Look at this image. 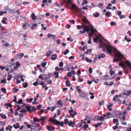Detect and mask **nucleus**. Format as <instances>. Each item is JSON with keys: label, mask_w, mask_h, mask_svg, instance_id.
<instances>
[{"label": "nucleus", "mask_w": 131, "mask_h": 131, "mask_svg": "<svg viewBox=\"0 0 131 131\" xmlns=\"http://www.w3.org/2000/svg\"><path fill=\"white\" fill-rule=\"evenodd\" d=\"M113 51L116 57L114 58L113 62H118L119 60H122L121 58L123 56V54L116 49H114Z\"/></svg>", "instance_id": "nucleus-1"}, {"label": "nucleus", "mask_w": 131, "mask_h": 131, "mask_svg": "<svg viewBox=\"0 0 131 131\" xmlns=\"http://www.w3.org/2000/svg\"><path fill=\"white\" fill-rule=\"evenodd\" d=\"M49 122H50L52 123V124L54 125H56L57 126L60 125L62 127H63L64 122H60L58 121L56 119H54L52 117L50 118L48 120Z\"/></svg>", "instance_id": "nucleus-2"}, {"label": "nucleus", "mask_w": 131, "mask_h": 131, "mask_svg": "<svg viewBox=\"0 0 131 131\" xmlns=\"http://www.w3.org/2000/svg\"><path fill=\"white\" fill-rule=\"evenodd\" d=\"M83 29L82 30H80V33L81 34L85 33L86 32H89L90 31L89 27L88 26L84 25V26L83 27Z\"/></svg>", "instance_id": "nucleus-3"}, {"label": "nucleus", "mask_w": 131, "mask_h": 131, "mask_svg": "<svg viewBox=\"0 0 131 131\" xmlns=\"http://www.w3.org/2000/svg\"><path fill=\"white\" fill-rule=\"evenodd\" d=\"M106 49L107 50V51L110 54H111L112 51L114 52V50L116 49L115 48H112V47L110 45H107L106 44Z\"/></svg>", "instance_id": "nucleus-4"}, {"label": "nucleus", "mask_w": 131, "mask_h": 131, "mask_svg": "<svg viewBox=\"0 0 131 131\" xmlns=\"http://www.w3.org/2000/svg\"><path fill=\"white\" fill-rule=\"evenodd\" d=\"M90 30L91 32L89 33V36H92L96 30L95 29H94L92 25L91 26V27Z\"/></svg>", "instance_id": "nucleus-5"}, {"label": "nucleus", "mask_w": 131, "mask_h": 131, "mask_svg": "<svg viewBox=\"0 0 131 131\" xmlns=\"http://www.w3.org/2000/svg\"><path fill=\"white\" fill-rule=\"evenodd\" d=\"M79 96L78 97H84L85 99H86L88 97L87 95L85 92H82L81 93L79 94Z\"/></svg>", "instance_id": "nucleus-6"}, {"label": "nucleus", "mask_w": 131, "mask_h": 131, "mask_svg": "<svg viewBox=\"0 0 131 131\" xmlns=\"http://www.w3.org/2000/svg\"><path fill=\"white\" fill-rule=\"evenodd\" d=\"M68 1L66 2L68 6L70 4L71 5V6L72 8H75L76 7V5L73 4H72L71 2L72 1V0H68Z\"/></svg>", "instance_id": "nucleus-7"}, {"label": "nucleus", "mask_w": 131, "mask_h": 131, "mask_svg": "<svg viewBox=\"0 0 131 131\" xmlns=\"http://www.w3.org/2000/svg\"><path fill=\"white\" fill-rule=\"evenodd\" d=\"M46 128L49 131H53L55 129L54 127H52L51 125L47 126Z\"/></svg>", "instance_id": "nucleus-8"}, {"label": "nucleus", "mask_w": 131, "mask_h": 131, "mask_svg": "<svg viewBox=\"0 0 131 131\" xmlns=\"http://www.w3.org/2000/svg\"><path fill=\"white\" fill-rule=\"evenodd\" d=\"M15 64V66L13 67V69L14 70L16 69L20 66L19 62L18 61L16 62Z\"/></svg>", "instance_id": "nucleus-9"}, {"label": "nucleus", "mask_w": 131, "mask_h": 131, "mask_svg": "<svg viewBox=\"0 0 131 131\" xmlns=\"http://www.w3.org/2000/svg\"><path fill=\"white\" fill-rule=\"evenodd\" d=\"M48 37V38H51V39H53L55 38V36L54 35H52L50 33H49L47 35Z\"/></svg>", "instance_id": "nucleus-10"}, {"label": "nucleus", "mask_w": 131, "mask_h": 131, "mask_svg": "<svg viewBox=\"0 0 131 131\" xmlns=\"http://www.w3.org/2000/svg\"><path fill=\"white\" fill-rule=\"evenodd\" d=\"M83 21L85 23H90L88 19L86 18V17H83L82 18Z\"/></svg>", "instance_id": "nucleus-11"}, {"label": "nucleus", "mask_w": 131, "mask_h": 131, "mask_svg": "<svg viewBox=\"0 0 131 131\" xmlns=\"http://www.w3.org/2000/svg\"><path fill=\"white\" fill-rule=\"evenodd\" d=\"M45 75L46 76L45 80H46L48 79L51 77L52 75V74L49 73L48 74H45Z\"/></svg>", "instance_id": "nucleus-12"}, {"label": "nucleus", "mask_w": 131, "mask_h": 131, "mask_svg": "<svg viewBox=\"0 0 131 131\" xmlns=\"http://www.w3.org/2000/svg\"><path fill=\"white\" fill-rule=\"evenodd\" d=\"M25 107L28 111H29L30 113L32 112V110H30L31 107L30 105H28L27 106L26 105Z\"/></svg>", "instance_id": "nucleus-13"}, {"label": "nucleus", "mask_w": 131, "mask_h": 131, "mask_svg": "<svg viewBox=\"0 0 131 131\" xmlns=\"http://www.w3.org/2000/svg\"><path fill=\"white\" fill-rule=\"evenodd\" d=\"M70 115L71 116V117L72 118H73L74 116L76 115L77 114V112L74 111L72 113H69Z\"/></svg>", "instance_id": "nucleus-14"}, {"label": "nucleus", "mask_w": 131, "mask_h": 131, "mask_svg": "<svg viewBox=\"0 0 131 131\" xmlns=\"http://www.w3.org/2000/svg\"><path fill=\"white\" fill-rule=\"evenodd\" d=\"M98 58L100 59L101 58H104L105 57V54L104 53H101V54H98L97 55Z\"/></svg>", "instance_id": "nucleus-15"}, {"label": "nucleus", "mask_w": 131, "mask_h": 131, "mask_svg": "<svg viewBox=\"0 0 131 131\" xmlns=\"http://www.w3.org/2000/svg\"><path fill=\"white\" fill-rule=\"evenodd\" d=\"M57 56V55L56 54L52 55L51 56V59L52 60H55L56 59Z\"/></svg>", "instance_id": "nucleus-16"}, {"label": "nucleus", "mask_w": 131, "mask_h": 131, "mask_svg": "<svg viewBox=\"0 0 131 131\" xmlns=\"http://www.w3.org/2000/svg\"><path fill=\"white\" fill-rule=\"evenodd\" d=\"M104 118L102 116H98L97 117V120L102 121L104 120Z\"/></svg>", "instance_id": "nucleus-17"}, {"label": "nucleus", "mask_w": 131, "mask_h": 131, "mask_svg": "<svg viewBox=\"0 0 131 131\" xmlns=\"http://www.w3.org/2000/svg\"><path fill=\"white\" fill-rule=\"evenodd\" d=\"M7 19V18L6 17H4L2 20V22L5 24H7V22L6 21V20Z\"/></svg>", "instance_id": "nucleus-18"}, {"label": "nucleus", "mask_w": 131, "mask_h": 131, "mask_svg": "<svg viewBox=\"0 0 131 131\" xmlns=\"http://www.w3.org/2000/svg\"><path fill=\"white\" fill-rule=\"evenodd\" d=\"M113 123H116V125H119V123L118 122V119L114 118L113 120Z\"/></svg>", "instance_id": "nucleus-19"}, {"label": "nucleus", "mask_w": 131, "mask_h": 131, "mask_svg": "<svg viewBox=\"0 0 131 131\" xmlns=\"http://www.w3.org/2000/svg\"><path fill=\"white\" fill-rule=\"evenodd\" d=\"M64 68H59L58 67H56L55 68V70L56 71H59L60 70H64Z\"/></svg>", "instance_id": "nucleus-20"}, {"label": "nucleus", "mask_w": 131, "mask_h": 131, "mask_svg": "<svg viewBox=\"0 0 131 131\" xmlns=\"http://www.w3.org/2000/svg\"><path fill=\"white\" fill-rule=\"evenodd\" d=\"M125 63L128 67L131 68V63L129 61H127Z\"/></svg>", "instance_id": "nucleus-21"}, {"label": "nucleus", "mask_w": 131, "mask_h": 131, "mask_svg": "<svg viewBox=\"0 0 131 131\" xmlns=\"http://www.w3.org/2000/svg\"><path fill=\"white\" fill-rule=\"evenodd\" d=\"M102 124V123L101 122L98 123L97 124H96L94 125L93 124L92 125V126H94L95 127L97 128L98 126H100Z\"/></svg>", "instance_id": "nucleus-22"}, {"label": "nucleus", "mask_w": 131, "mask_h": 131, "mask_svg": "<svg viewBox=\"0 0 131 131\" xmlns=\"http://www.w3.org/2000/svg\"><path fill=\"white\" fill-rule=\"evenodd\" d=\"M53 74L55 75V77L56 78H57L59 77L58 72H57L56 71H55L53 73Z\"/></svg>", "instance_id": "nucleus-23"}, {"label": "nucleus", "mask_w": 131, "mask_h": 131, "mask_svg": "<svg viewBox=\"0 0 131 131\" xmlns=\"http://www.w3.org/2000/svg\"><path fill=\"white\" fill-rule=\"evenodd\" d=\"M66 86H70L71 85V84L70 83V81L69 80H67L66 82Z\"/></svg>", "instance_id": "nucleus-24"}, {"label": "nucleus", "mask_w": 131, "mask_h": 131, "mask_svg": "<svg viewBox=\"0 0 131 131\" xmlns=\"http://www.w3.org/2000/svg\"><path fill=\"white\" fill-rule=\"evenodd\" d=\"M33 120L34 122H39L40 121V119L37 118L36 117H35L33 118Z\"/></svg>", "instance_id": "nucleus-25"}, {"label": "nucleus", "mask_w": 131, "mask_h": 131, "mask_svg": "<svg viewBox=\"0 0 131 131\" xmlns=\"http://www.w3.org/2000/svg\"><path fill=\"white\" fill-rule=\"evenodd\" d=\"M84 26V25H77V29L79 30L80 29H82L83 28V27Z\"/></svg>", "instance_id": "nucleus-26"}, {"label": "nucleus", "mask_w": 131, "mask_h": 131, "mask_svg": "<svg viewBox=\"0 0 131 131\" xmlns=\"http://www.w3.org/2000/svg\"><path fill=\"white\" fill-rule=\"evenodd\" d=\"M69 126H71L72 127H73L75 124V122H70L68 123Z\"/></svg>", "instance_id": "nucleus-27"}, {"label": "nucleus", "mask_w": 131, "mask_h": 131, "mask_svg": "<svg viewBox=\"0 0 131 131\" xmlns=\"http://www.w3.org/2000/svg\"><path fill=\"white\" fill-rule=\"evenodd\" d=\"M46 119V117L44 116L41 117L40 120L42 122H44Z\"/></svg>", "instance_id": "nucleus-28"}, {"label": "nucleus", "mask_w": 131, "mask_h": 131, "mask_svg": "<svg viewBox=\"0 0 131 131\" xmlns=\"http://www.w3.org/2000/svg\"><path fill=\"white\" fill-rule=\"evenodd\" d=\"M0 116L1 117L4 119H6L7 118V117L6 116L2 114H0Z\"/></svg>", "instance_id": "nucleus-29"}, {"label": "nucleus", "mask_w": 131, "mask_h": 131, "mask_svg": "<svg viewBox=\"0 0 131 131\" xmlns=\"http://www.w3.org/2000/svg\"><path fill=\"white\" fill-rule=\"evenodd\" d=\"M110 73L111 75H112L115 73V72L112 69H111L110 71Z\"/></svg>", "instance_id": "nucleus-30"}, {"label": "nucleus", "mask_w": 131, "mask_h": 131, "mask_svg": "<svg viewBox=\"0 0 131 131\" xmlns=\"http://www.w3.org/2000/svg\"><path fill=\"white\" fill-rule=\"evenodd\" d=\"M8 78H7V80L8 81L10 80L11 79V78L13 77L12 75L10 74L8 75Z\"/></svg>", "instance_id": "nucleus-31"}, {"label": "nucleus", "mask_w": 131, "mask_h": 131, "mask_svg": "<svg viewBox=\"0 0 131 131\" xmlns=\"http://www.w3.org/2000/svg\"><path fill=\"white\" fill-rule=\"evenodd\" d=\"M32 26L31 27V28L32 30H34V27H36L37 26V24H33Z\"/></svg>", "instance_id": "nucleus-32"}, {"label": "nucleus", "mask_w": 131, "mask_h": 131, "mask_svg": "<svg viewBox=\"0 0 131 131\" xmlns=\"http://www.w3.org/2000/svg\"><path fill=\"white\" fill-rule=\"evenodd\" d=\"M106 114L107 115V117L105 118V119H106L107 118H110L112 117L111 116H110L111 114V113L110 112H108Z\"/></svg>", "instance_id": "nucleus-33"}, {"label": "nucleus", "mask_w": 131, "mask_h": 131, "mask_svg": "<svg viewBox=\"0 0 131 131\" xmlns=\"http://www.w3.org/2000/svg\"><path fill=\"white\" fill-rule=\"evenodd\" d=\"M22 84L23 87L24 88H26L28 86V84L27 83L24 82Z\"/></svg>", "instance_id": "nucleus-34"}, {"label": "nucleus", "mask_w": 131, "mask_h": 131, "mask_svg": "<svg viewBox=\"0 0 131 131\" xmlns=\"http://www.w3.org/2000/svg\"><path fill=\"white\" fill-rule=\"evenodd\" d=\"M40 126V125L39 124V123L36 124H36L35 125H32V127H34L33 128L34 129L35 128H36V126L38 127H39Z\"/></svg>", "instance_id": "nucleus-35"}, {"label": "nucleus", "mask_w": 131, "mask_h": 131, "mask_svg": "<svg viewBox=\"0 0 131 131\" xmlns=\"http://www.w3.org/2000/svg\"><path fill=\"white\" fill-rule=\"evenodd\" d=\"M37 67L38 69L40 70V72H42V70L40 66L39 65H37Z\"/></svg>", "instance_id": "nucleus-36"}, {"label": "nucleus", "mask_w": 131, "mask_h": 131, "mask_svg": "<svg viewBox=\"0 0 131 131\" xmlns=\"http://www.w3.org/2000/svg\"><path fill=\"white\" fill-rule=\"evenodd\" d=\"M85 60L87 62L90 63H91L92 61V60L90 59L87 57L85 58Z\"/></svg>", "instance_id": "nucleus-37"}, {"label": "nucleus", "mask_w": 131, "mask_h": 131, "mask_svg": "<svg viewBox=\"0 0 131 131\" xmlns=\"http://www.w3.org/2000/svg\"><path fill=\"white\" fill-rule=\"evenodd\" d=\"M64 124H68L69 123V121L67 119H65L64 120Z\"/></svg>", "instance_id": "nucleus-38"}, {"label": "nucleus", "mask_w": 131, "mask_h": 131, "mask_svg": "<svg viewBox=\"0 0 131 131\" xmlns=\"http://www.w3.org/2000/svg\"><path fill=\"white\" fill-rule=\"evenodd\" d=\"M23 102V101L22 99H19L18 101L16 102V103L18 104H21Z\"/></svg>", "instance_id": "nucleus-39"}, {"label": "nucleus", "mask_w": 131, "mask_h": 131, "mask_svg": "<svg viewBox=\"0 0 131 131\" xmlns=\"http://www.w3.org/2000/svg\"><path fill=\"white\" fill-rule=\"evenodd\" d=\"M89 125L88 124H85L83 126V128L84 130H86V129L88 127Z\"/></svg>", "instance_id": "nucleus-40"}, {"label": "nucleus", "mask_w": 131, "mask_h": 131, "mask_svg": "<svg viewBox=\"0 0 131 131\" xmlns=\"http://www.w3.org/2000/svg\"><path fill=\"white\" fill-rule=\"evenodd\" d=\"M1 82L4 84H6V80L5 79H4L1 81Z\"/></svg>", "instance_id": "nucleus-41"}, {"label": "nucleus", "mask_w": 131, "mask_h": 131, "mask_svg": "<svg viewBox=\"0 0 131 131\" xmlns=\"http://www.w3.org/2000/svg\"><path fill=\"white\" fill-rule=\"evenodd\" d=\"M64 4L66 6H67V5L66 3V1H64L63 2V3H61L60 4L61 5L63 6Z\"/></svg>", "instance_id": "nucleus-42"}, {"label": "nucleus", "mask_w": 131, "mask_h": 131, "mask_svg": "<svg viewBox=\"0 0 131 131\" xmlns=\"http://www.w3.org/2000/svg\"><path fill=\"white\" fill-rule=\"evenodd\" d=\"M110 24L111 26H115L116 25V23L115 22L112 21L110 22Z\"/></svg>", "instance_id": "nucleus-43"}, {"label": "nucleus", "mask_w": 131, "mask_h": 131, "mask_svg": "<svg viewBox=\"0 0 131 131\" xmlns=\"http://www.w3.org/2000/svg\"><path fill=\"white\" fill-rule=\"evenodd\" d=\"M1 90L4 93H6V89L5 88H2L1 89Z\"/></svg>", "instance_id": "nucleus-44"}, {"label": "nucleus", "mask_w": 131, "mask_h": 131, "mask_svg": "<svg viewBox=\"0 0 131 131\" xmlns=\"http://www.w3.org/2000/svg\"><path fill=\"white\" fill-rule=\"evenodd\" d=\"M93 15L94 16H99V14L97 12H95Z\"/></svg>", "instance_id": "nucleus-45"}, {"label": "nucleus", "mask_w": 131, "mask_h": 131, "mask_svg": "<svg viewBox=\"0 0 131 131\" xmlns=\"http://www.w3.org/2000/svg\"><path fill=\"white\" fill-rule=\"evenodd\" d=\"M27 22H26L23 25V27H24V29H26V26L27 25Z\"/></svg>", "instance_id": "nucleus-46"}, {"label": "nucleus", "mask_w": 131, "mask_h": 131, "mask_svg": "<svg viewBox=\"0 0 131 131\" xmlns=\"http://www.w3.org/2000/svg\"><path fill=\"white\" fill-rule=\"evenodd\" d=\"M56 106H54L53 107H52L51 108L50 107V110L51 111H53L56 108Z\"/></svg>", "instance_id": "nucleus-47"}, {"label": "nucleus", "mask_w": 131, "mask_h": 131, "mask_svg": "<svg viewBox=\"0 0 131 131\" xmlns=\"http://www.w3.org/2000/svg\"><path fill=\"white\" fill-rule=\"evenodd\" d=\"M88 3V1L87 0H84L83 1V2L82 3V5L83 6L85 4H86Z\"/></svg>", "instance_id": "nucleus-48"}, {"label": "nucleus", "mask_w": 131, "mask_h": 131, "mask_svg": "<svg viewBox=\"0 0 131 131\" xmlns=\"http://www.w3.org/2000/svg\"><path fill=\"white\" fill-rule=\"evenodd\" d=\"M6 105L8 106V107H12L13 106L12 104L10 103H8L6 104Z\"/></svg>", "instance_id": "nucleus-49"}, {"label": "nucleus", "mask_w": 131, "mask_h": 131, "mask_svg": "<svg viewBox=\"0 0 131 131\" xmlns=\"http://www.w3.org/2000/svg\"><path fill=\"white\" fill-rule=\"evenodd\" d=\"M104 104V101H103L102 102H99V105L100 106H101L103 105Z\"/></svg>", "instance_id": "nucleus-50"}, {"label": "nucleus", "mask_w": 131, "mask_h": 131, "mask_svg": "<svg viewBox=\"0 0 131 131\" xmlns=\"http://www.w3.org/2000/svg\"><path fill=\"white\" fill-rule=\"evenodd\" d=\"M69 113H72L73 112V109L72 108V107H71L70 108V110H68Z\"/></svg>", "instance_id": "nucleus-51"}, {"label": "nucleus", "mask_w": 131, "mask_h": 131, "mask_svg": "<svg viewBox=\"0 0 131 131\" xmlns=\"http://www.w3.org/2000/svg\"><path fill=\"white\" fill-rule=\"evenodd\" d=\"M13 90L14 93H16L18 91V89L14 88H13Z\"/></svg>", "instance_id": "nucleus-52"}, {"label": "nucleus", "mask_w": 131, "mask_h": 131, "mask_svg": "<svg viewBox=\"0 0 131 131\" xmlns=\"http://www.w3.org/2000/svg\"><path fill=\"white\" fill-rule=\"evenodd\" d=\"M78 79L79 80L80 82H82L83 81V80L82 78H80V75H78Z\"/></svg>", "instance_id": "nucleus-53"}, {"label": "nucleus", "mask_w": 131, "mask_h": 131, "mask_svg": "<svg viewBox=\"0 0 131 131\" xmlns=\"http://www.w3.org/2000/svg\"><path fill=\"white\" fill-rule=\"evenodd\" d=\"M123 94L125 95H128V91L127 90L125 91L124 93Z\"/></svg>", "instance_id": "nucleus-54"}, {"label": "nucleus", "mask_w": 131, "mask_h": 131, "mask_svg": "<svg viewBox=\"0 0 131 131\" xmlns=\"http://www.w3.org/2000/svg\"><path fill=\"white\" fill-rule=\"evenodd\" d=\"M14 99L13 100V102H15L16 103L17 101V99H16V96H14Z\"/></svg>", "instance_id": "nucleus-55"}, {"label": "nucleus", "mask_w": 131, "mask_h": 131, "mask_svg": "<svg viewBox=\"0 0 131 131\" xmlns=\"http://www.w3.org/2000/svg\"><path fill=\"white\" fill-rule=\"evenodd\" d=\"M69 50L68 49H67L63 53L64 54L66 55L67 53H69Z\"/></svg>", "instance_id": "nucleus-56"}, {"label": "nucleus", "mask_w": 131, "mask_h": 131, "mask_svg": "<svg viewBox=\"0 0 131 131\" xmlns=\"http://www.w3.org/2000/svg\"><path fill=\"white\" fill-rule=\"evenodd\" d=\"M57 104L60 105H62V104L61 103V101L60 100L58 101L57 102Z\"/></svg>", "instance_id": "nucleus-57"}, {"label": "nucleus", "mask_w": 131, "mask_h": 131, "mask_svg": "<svg viewBox=\"0 0 131 131\" xmlns=\"http://www.w3.org/2000/svg\"><path fill=\"white\" fill-rule=\"evenodd\" d=\"M6 11L3 12L2 11H1L0 12V15L2 16V14H6Z\"/></svg>", "instance_id": "nucleus-58"}, {"label": "nucleus", "mask_w": 131, "mask_h": 131, "mask_svg": "<svg viewBox=\"0 0 131 131\" xmlns=\"http://www.w3.org/2000/svg\"><path fill=\"white\" fill-rule=\"evenodd\" d=\"M50 106H48L47 107V109H45V110L46 111V113H47V112L48 111V110H50Z\"/></svg>", "instance_id": "nucleus-59"}, {"label": "nucleus", "mask_w": 131, "mask_h": 131, "mask_svg": "<svg viewBox=\"0 0 131 131\" xmlns=\"http://www.w3.org/2000/svg\"><path fill=\"white\" fill-rule=\"evenodd\" d=\"M67 75L68 77H71L72 75V73L70 72H68L67 74Z\"/></svg>", "instance_id": "nucleus-60"}, {"label": "nucleus", "mask_w": 131, "mask_h": 131, "mask_svg": "<svg viewBox=\"0 0 131 131\" xmlns=\"http://www.w3.org/2000/svg\"><path fill=\"white\" fill-rule=\"evenodd\" d=\"M110 12H108L105 13V15L107 16H110Z\"/></svg>", "instance_id": "nucleus-61"}, {"label": "nucleus", "mask_w": 131, "mask_h": 131, "mask_svg": "<svg viewBox=\"0 0 131 131\" xmlns=\"http://www.w3.org/2000/svg\"><path fill=\"white\" fill-rule=\"evenodd\" d=\"M46 62H45L44 63H42L41 64V66L43 67H44L46 66Z\"/></svg>", "instance_id": "nucleus-62"}, {"label": "nucleus", "mask_w": 131, "mask_h": 131, "mask_svg": "<svg viewBox=\"0 0 131 131\" xmlns=\"http://www.w3.org/2000/svg\"><path fill=\"white\" fill-rule=\"evenodd\" d=\"M81 74V70H78L77 73V75H80Z\"/></svg>", "instance_id": "nucleus-63"}, {"label": "nucleus", "mask_w": 131, "mask_h": 131, "mask_svg": "<svg viewBox=\"0 0 131 131\" xmlns=\"http://www.w3.org/2000/svg\"><path fill=\"white\" fill-rule=\"evenodd\" d=\"M63 63L62 62H60L59 63V66L60 67H62L63 65Z\"/></svg>", "instance_id": "nucleus-64"}]
</instances>
